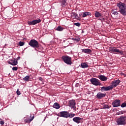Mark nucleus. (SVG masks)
<instances>
[{
  "label": "nucleus",
  "mask_w": 126,
  "mask_h": 126,
  "mask_svg": "<svg viewBox=\"0 0 126 126\" xmlns=\"http://www.w3.org/2000/svg\"><path fill=\"white\" fill-rule=\"evenodd\" d=\"M63 61L67 65H72V58L68 56H63L62 58Z\"/></svg>",
  "instance_id": "3"
},
{
  "label": "nucleus",
  "mask_w": 126,
  "mask_h": 126,
  "mask_svg": "<svg viewBox=\"0 0 126 126\" xmlns=\"http://www.w3.org/2000/svg\"><path fill=\"white\" fill-rule=\"evenodd\" d=\"M71 39L75 42V43H77L79 42L80 41V38L79 37H76V38H72Z\"/></svg>",
  "instance_id": "23"
},
{
  "label": "nucleus",
  "mask_w": 126,
  "mask_h": 126,
  "mask_svg": "<svg viewBox=\"0 0 126 126\" xmlns=\"http://www.w3.org/2000/svg\"><path fill=\"white\" fill-rule=\"evenodd\" d=\"M98 78L101 81H106L108 80V78L102 75H98Z\"/></svg>",
  "instance_id": "15"
},
{
  "label": "nucleus",
  "mask_w": 126,
  "mask_h": 126,
  "mask_svg": "<svg viewBox=\"0 0 126 126\" xmlns=\"http://www.w3.org/2000/svg\"><path fill=\"white\" fill-rule=\"evenodd\" d=\"M68 107L71 108L73 110H75V109H76V107L75 106L76 103L75 100L73 99L68 100Z\"/></svg>",
  "instance_id": "7"
},
{
  "label": "nucleus",
  "mask_w": 126,
  "mask_h": 126,
  "mask_svg": "<svg viewBox=\"0 0 126 126\" xmlns=\"http://www.w3.org/2000/svg\"><path fill=\"white\" fill-rule=\"evenodd\" d=\"M82 18H85L88 16H91V13L89 12H84L82 14Z\"/></svg>",
  "instance_id": "20"
},
{
  "label": "nucleus",
  "mask_w": 126,
  "mask_h": 126,
  "mask_svg": "<svg viewBox=\"0 0 126 126\" xmlns=\"http://www.w3.org/2000/svg\"><path fill=\"white\" fill-rule=\"evenodd\" d=\"M117 6L119 8V12L123 16L126 15V6L124 3L120 2L117 3Z\"/></svg>",
  "instance_id": "1"
},
{
  "label": "nucleus",
  "mask_w": 126,
  "mask_h": 126,
  "mask_svg": "<svg viewBox=\"0 0 126 126\" xmlns=\"http://www.w3.org/2000/svg\"><path fill=\"white\" fill-rule=\"evenodd\" d=\"M28 44L32 48H38L39 47V42L34 39H31Z\"/></svg>",
  "instance_id": "4"
},
{
  "label": "nucleus",
  "mask_w": 126,
  "mask_h": 126,
  "mask_svg": "<svg viewBox=\"0 0 126 126\" xmlns=\"http://www.w3.org/2000/svg\"><path fill=\"white\" fill-rule=\"evenodd\" d=\"M94 17H95V18H102V13H99V11H95V12L94 13Z\"/></svg>",
  "instance_id": "19"
},
{
  "label": "nucleus",
  "mask_w": 126,
  "mask_h": 126,
  "mask_svg": "<svg viewBox=\"0 0 126 126\" xmlns=\"http://www.w3.org/2000/svg\"><path fill=\"white\" fill-rule=\"evenodd\" d=\"M105 18H103L102 19H98V20L101 21V22H105Z\"/></svg>",
  "instance_id": "36"
},
{
  "label": "nucleus",
  "mask_w": 126,
  "mask_h": 126,
  "mask_svg": "<svg viewBox=\"0 0 126 126\" xmlns=\"http://www.w3.org/2000/svg\"><path fill=\"white\" fill-rule=\"evenodd\" d=\"M126 117L121 116L117 120V125H125L126 124Z\"/></svg>",
  "instance_id": "5"
},
{
  "label": "nucleus",
  "mask_w": 126,
  "mask_h": 126,
  "mask_svg": "<svg viewBox=\"0 0 126 126\" xmlns=\"http://www.w3.org/2000/svg\"><path fill=\"white\" fill-rule=\"evenodd\" d=\"M71 18L73 19H78V15L75 12H71Z\"/></svg>",
  "instance_id": "21"
},
{
  "label": "nucleus",
  "mask_w": 126,
  "mask_h": 126,
  "mask_svg": "<svg viewBox=\"0 0 126 126\" xmlns=\"http://www.w3.org/2000/svg\"><path fill=\"white\" fill-rule=\"evenodd\" d=\"M120 83V80L117 79L116 80H114L112 81V83H111V85H110L109 87H111L114 88L115 87H117V86H118Z\"/></svg>",
  "instance_id": "10"
},
{
  "label": "nucleus",
  "mask_w": 126,
  "mask_h": 126,
  "mask_svg": "<svg viewBox=\"0 0 126 126\" xmlns=\"http://www.w3.org/2000/svg\"><path fill=\"white\" fill-rule=\"evenodd\" d=\"M34 118V115H32L30 116V118H28V119H27V123L29 124L31 122H32V121H33V119Z\"/></svg>",
  "instance_id": "18"
},
{
  "label": "nucleus",
  "mask_w": 126,
  "mask_h": 126,
  "mask_svg": "<svg viewBox=\"0 0 126 126\" xmlns=\"http://www.w3.org/2000/svg\"><path fill=\"white\" fill-rule=\"evenodd\" d=\"M38 79H39V80L40 81H42V82L43 81V79H42V77H39V78H38Z\"/></svg>",
  "instance_id": "37"
},
{
  "label": "nucleus",
  "mask_w": 126,
  "mask_h": 126,
  "mask_svg": "<svg viewBox=\"0 0 126 126\" xmlns=\"http://www.w3.org/2000/svg\"><path fill=\"white\" fill-rule=\"evenodd\" d=\"M106 96V94H102V93H98L96 95V97L98 98L99 99H101L102 98L105 97Z\"/></svg>",
  "instance_id": "13"
},
{
  "label": "nucleus",
  "mask_w": 126,
  "mask_h": 126,
  "mask_svg": "<svg viewBox=\"0 0 126 126\" xmlns=\"http://www.w3.org/2000/svg\"><path fill=\"white\" fill-rule=\"evenodd\" d=\"M8 63L12 65L16 66V65H17L18 62L16 60V59H14L10 60V61L8 62Z\"/></svg>",
  "instance_id": "14"
},
{
  "label": "nucleus",
  "mask_w": 126,
  "mask_h": 126,
  "mask_svg": "<svg viewBox=\"0 0 126 126\" xmlns=\"http://www.w3.org/2000/svg\"><path fill=\"white\" fill-rule=\"evenodd\" d=\"M16 94H17V95H20L21 94L20 91H19V89L17 90Z\"/></svg>",
  "instance_id": "32"
},
{
  "label": "nucleus",
  "mask_w": 126,
  "mask_h": 126,
  "mask_svg": "<svg viewBox=\"0 0 126 126\" xmlns=\"http://www.w3.org/2000/svg\"><path fill=\"white\" fill-rule=\"evenodd\" d=\"M75 116V114L73 113L71 114H68V117H69L70 118H72L74 117Z\"/></svg>",
  "instance_id": "27"
},
{
  "label": "nucleus",
  "mask_w": 126,
  "mask_h": 126,
  "mask_svg": "<svg viewBox=\"0 0 126 126\" xmlns=\"http://www.w3.org/2000/svg\"><path fill=\"white\" fill-rule=\"evenodd\" d=\"M82 33H84V31H82Z\"/></svg>",
  "instance_id": "40"
},
{
  "label": "nucleus",
  "mask_w": 126,
  "mask_h": 126,
  "mask_svg": "<svg viewBox=\"0 0 126 126\" xmlns=\"http://www.w3.org/2000/svg\"><path fill=\"white\" fill-rule=\"evenodd\" d=\"M120 106H121L122 108H124L125 107H126V102L123 103L121 104V105H120Z\"/></svg>",
  "instance_id": "28"
},
{
  "label": "nucleus",
  "mask_w": 126,
  "mask_h": 126,
  "mask_svg": "<svg viewBox=\"0 0 126 126\" xmlns=\"http://www.w3.org/2000/svg\"><path fill=\"white\" fill-rule=\"evenodd\" d=\"M74 25L79 27L81 26V24H80V23H75V24H74Z\"/></svg>",
  "instance_id": "31"
},
{
  "label": "nucleus",
  "mask_w": 126,
  "mask_h": 126,
  "mask_svg": "<svg viewBox=\"0 0 126 126\" xmlns=\"http://www.w3.org/2000/svg\"><path fill=\"white\" fill-rule=\"evenodd\" d=\"M81 51L84 54H91L92 53V51L90 49H82Z\"/></svg>",
  "instance_id": "16"
},
{
  "label": "nucleus",
  "mask_w": 126,
  "mask_h": 126,
  "mask_svg": "<svg viewBox=\"0 0 126 126\" xmlns=\"http://www.w3.org/2000/svg\"><path fill=\"white\" fill-rule=\"evenodd\" d=\"M0 124L1 125H3L4 124V121H3V120H0Z\"/></svg>",
  "instance_id": "35"
},
{
  "label": "nucleus",
  "mask_w": 126,
  "mask_h": 126,
  "mask_svg": "<svg viewBox=\"0 0 126 126\" xmlns=\"http://www.w3.org/2000/svg\"><path fill=\"white\" fill-rule=\"evenodd\" d=\"M29 79H30V77L29 76H26V77L23 78V80L26 82H29Z\"/></svg>",
  "instance_id": "26"
},
{
  "label": "nucleus",
  "mask_w": 126,
  "mask_h": 126,
  "mask_svg": "<svg viewBox=\"0 0 126 126\" xmlns=\"http://www.w3.org/2000/svg\"><path fill=\"white\" fill-rule=\"evenodd\" d=\"M53 108L56 109H58L60 108V105L58 103H54L53 105Z\"/></svg>",
  "instance_id": "24"
},
{
  "label": "nucleus",
  "mask_w": 126,
  "mask_h": 126,
  "mask_svg": "<svg viewBox=\"0 0 126 126\" xmlns=\"http://www.w3.org/2000/svg\"><path fill=\"white\" fill-rule=\"evenodd\" d=\"M103 108L104 109H109V106L108 105L104 104L103 106Z\"/></svg>",
  "instance_id": "29"
},
{
  "label": "nucleus",
  "mask_w": 126,
  "mask_h": 126,
  "mask_svg": "<svg viewBox=\"0 0 126 126\" xmlns=\"http://www.w3.org/2000/svg\"><path fill=\"white\" fill-rule=\"evenodd\" d=\"M112 13L114 16L118 15V12L117 11H112Z\"/></svg>",
  "instance_id": "33"
},
{
  "label": "nucleus",
  "mask_w": 126,
  "mask_h": 126,
  "mask_svg": "<svg viewBox=\"0 0 126 126\" xmlns=\"http://www.w3.org/2000/svg\"><path fill=\"white\" fill-rule=\"evenodd\" d=\"M124 113H125V111H122L120 112L119 113L120 114L123 115Z\"/></svg>",
  "instance_id": "38"
},
{
  "label": "nucleus",
  "mask_w": 126,
  "mask_h": 126,
  "mask_svg": "<svg viewBox=\"0 0 126 126\" xmlns=\"http://www.w3.org/2000/svg\"><path fill=\"white\" fill-rule=\"evenodd\" d=\"M25 43L22 41L19 42V46H23L24 45Z\"/></svg>",
  "instance_id": "30"
},
{
  "label": "nucleus",
  "mask_w": 126,
  "mask_h": 126,
  "mask_svg": "<svg viewBox=\"0 0 126 126\" xmlns=\"http://www.w3.org/2000/svg\"><path fill=\"white\" fill-rule=\"evenodd\" d=\"M125 76H126V75H125Z\"/></svg>",
  "instance_id": "42"
},
{
  "label": "nucleus",
  "mask_w": 126,
  "mask_h": 126,
  "mask_svg": "<svg viewBox=\"0 0 126 126\" xmlns=\"http://www.w3.org/2000/svg\"><path fill=\"white\" fill-rule=\"evenodd\" d=\"M63 30V27H61V26H58L56 28V31H57L62 32Z\"/></svg>",
  "instance_id": "25"
},
{
  "label": "nucleus",
  "mask_w": 126,
  "mask_h": 126,
  "mask_svg": "<svg viewBox=\"0 0 126 126\" xmlns=\"http://www.w3.org/2000/svg\"><path fill=\"white\" fill-rule=\"evenodd\" d=\"M113 89H114L113 87H111V86H108V87H102L101 88V92H106L110 90H112Z\"/></svg>",
  "instance_id": "12"
},
{
  "label": "nucleus",
  "mask_w": 126,
  "mask_h": 126,
  "mask_svg": "<svg viewBox=\"0 0 126 126\" xmlns=\"http://www.w3.org/2000/svg\"><path fill=\"white\" fill-rule=\"evenodd\" d=\"M40 22H41V20L40 19H39L38 20H33L32 21H28V24L29 26H33V25L37 24L38 23H39Z\"/></svg>",
  "instance_id": "9"
},
{
  "label": "nucleus",
  "mask_w": 126,
  "mask_h": 126,
  "mask_svg": "<svg viewBox=\"0 0 126 126\" xmlns=\"http://www.w3.org/2000/svg\"><path fill=\"white\" fill-rule=\"evenodd\" d=\"M90 82H91L92 84L94 85L95 86H100L101 83H100V81L96 78H93L90 79Z\"/></svg>",
  "instance_id": "6"
},
{
  "label": "nucleus",
  "mask_w": 126,
  "mask_h": 126,
  "mask_svg": "<svg viewBox=\"0 0 126 126\" xmlns=\"http://www.w3.org/2000/svg\"><path fill=\"white\" fill-rule=\"evenodd\" d=\"M18 67H12V70L13 71H17Z\"/></svg>",
  "instance_id": "34"
},
{
  "label": "nucleus",
  "mask_w": 126,
  "mask_h": 126,
  "mask_svg": "<svg viewBox=\"0 0 126 126\" xmlns=\"http://www.w3.org/2000/svg\"><path fill=\"white\" fill-rule=\"evenodd\" d=\"M79 15H80V16H81V14H80Z\"/></svg>",
  "instance_id": "41"
},
{
  "label": "nucleus",
  "mask_w": 126,
  "mask_h": 126,
  "mask_svg": "<svg viewBox=\"0 0 126 126\" xmlns=\"http://www.w3.org/2000/svg\"><path fill=\"white\" fill-rule=\"evenodd\" d=\"M69 115V112L66 111L61 112L58 114V116L60 117H63L65 118H68V115Z\"/></svg>",
  "instance_id": "8"
},
{
  "label": "nucleus",
  "mask_w": 126,
  "mask_h": 126,
  "mask_svg": "<svg viewBox=\"0 0 126 126\" xmlns=\"http://www.w3.org/2000/svg\"><path fill=\"white\" fill-rule=\"evenodd\" d=\"M81 118L77 117L73 118V121H74V122H75V123H77L78 124H79L81 123L80 121L81 120Z\"/></svg>",
  "instance_id": "17"
},
{
  "label": "nucleus",
  "mask_w": 126,
  "mask_h": 126,
  "mask_svg": "<svg viewBox=\"0 0 126 126\" xmlns=\"http://www.w3.org/2000/svg\"><path fill=\"white\" fill-rule=\"evenodd\" d=\"M81 67L83 68H88L89 66H88V64L86 63H81Z\"/></svg>",
  "instance_id": "22"
},
{
  "label": "nucleus",
  "mask_w": 126,
  "mask_h": 126,
  "mask_svg": "<svg viewBox=\"0 0 126 126\" xmlns=\"http://www.w3.org/2000/svg\"><path fill=\"white\" fill-rule=\"evenodd\" d=\"M120 100L119 99H116L112 103L113 107H117L120 106Z\"/></svg>",
  "instance_id": "11"
},
{
  "label": "nucleus",
  "mask_w": 126,
  "mask_h": 126,
  "mask_svg": "<svg viewBox=\"0 0 126 126\" xmlns=\"http://www.w3.org/2000/svg\"><path fill=\"white\" fill-rule=\"evenodd\" d=\"M20 60V57H18V58H17V60Z\"/></svg>",
  "instance_id": "39"
},
{
  "label": "nucleus",
  "mask_w": 126,
  "mask_h": 126,
  "mask_svg": "<svg viewBox=\"0 0 126 126\" xmlns=\"http://www.w3.org/2000/svg\"><path fill=\"white\" fill-rule=\"evenodd\" d=\"M109 52L112 54H115L116 53H119L120 55H123L124 51H120L117 47H109Z\"/></svg>",
  "instance_id": "2"
}]
</instances>
